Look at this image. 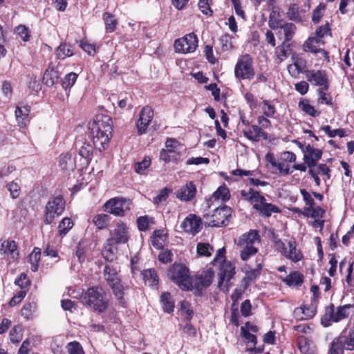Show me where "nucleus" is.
Here are the masks:
<instances>
[{"mask_svg": "<svg viewBox=\"0 0 354 354\" xmlns=\"http://www.w3.org/2000/svg\"><path fill=\"white\" fill-rule=\"evenodd\" d=\"M241 196L245 200L251 203L253 208L255 209L261 216L270 217L272 213L280 212L279 208L272 203L266 202V198L261 195L259 192L250 188L248 191L242 190Z\"/></svg>", "mask_w": 354, "mask_h": 354, "instance_id": "1", "label": "nucleus"}, {"mask_svg": "<svg viewBox=\"0 0 354 354\" xmlns=\"http://www.w3.org/2000/svg\"><path fill=\"white\" fill-rule=\"evenodd\" d=\"M261 241L259 232L255 230H250L248 232L243 234L235 241L236 245L241 248L240 257L243 261H248L251 257L258 252L256 247Z\"/></svg>", "mask_w": 354, "mask_h": 354, "instance_id": "2", "label": "nucleus"}, {"mask_svg": "<svg viewBox=\"0 0 354 354\" xmlns=\"http://www.w3.org/2000/svg\"><path fill=\"white\" fill-rule=\"evenodd\" d=\"M82 299L87 306L98 313H103L108 308L109 300L104 288L100 286L88 288Z\"/></svg>", "mask_w": 354, "mask_h": 354, "instance_id": "3", "label": "nucleus"}, {"mask_svg": "<svg viewBox=\"0 0 354 354\" xmlns=\"http://www.w3.org/2000/svg\"><path fill=\"white\" fill-rule=\"evenodd\" d=\"M168 276L183 290H190L193 288L189 270L184 264L174 263L168 270Z\"/></svg>", "mask_w": 354, "mask_h": 354, "instance_id": "4", "label": "nucleus"}, {"mask_svg": "<svg viewBox=\"0 0 354 354\" xmlns=\"http://www.w3.org/2000/svg\"><path fill=\"white\" fill-rule=\"evenodd\" d=\"M274 245L281 256L292 262L297 263L304 258L301 251L297 248V242L293 238L287 241L286 243L281 239H277Z\"/></svg>", "mask_w": 354, "mask_h": 354, "instance_id": "5", "label": "nucleus"}, {"mask_svg": "<svg viewBox=\"0 0 354 354\" xmlns=\"http://www.w3.org/2000/svg\"><path fill=\"white\" fill-rule=\"evenodd\" d=\"M65 200L62 195L51 198L48 201L44 210L45 224H51L56 217L62 215L65 209Z\"/></svg>", "mask_w": 354, "mask_h": 354, "instance_id": "6", "label": "nucleus"}, {"mask_svg": "<svg viewBox=\"0 0 354 354\" xmlns=\"http://www.w3.org/2000/svg\"><path fill=\"white\" fill-rule=\"evenodd\" d=\"M344 350H354V335L348 328L343 330L339 337L333 340L328 354H344Z\"/></svg>", "mask_w": 354, "mask_h": 354, "instance_id": "7", "label": "nucleus"}, {"mask_svg": "<svg viewBox=\"0 0 354 354\" xmlns=\"http://www.w3.org/2000/svg\"><path fill=\"white\" fill-rule=\"evenodd\" d=\"M232 212L231 207L225 205L216 207L212 214L204 215L205 223L211 227L226 226Z\"/></svg>", "mask_w": 354, "mask_h": 354, "instance_id": "8", "label": "nucleus"}, {"mask_svg": "<svg viewBox=\"0 0 354 354\" xmlns=\"http://www.w3.org/2000/svg\"><path fill=\"white\" fill-rule=\"evenodd\" d=\"M255 75L253 67V59L248 55L241 56L235 65L234 75L239 80H252Z\"/></svg>", "mask_w": 354, "mask_h": 354, "instance_id": "9", "label": "nucleus"}, {"mask_svg": "<svg viewBox=\"0 0 354 354\" xmlns=\"http://www.w3.org/2000/svg\"><path fill=\"white\" fill-rule=\"evenodd\" d=\"M351 305H344L339 306L335 309V306L331 304L326 309V313L322 318L321 322L324 327H328L330 325V322H337L340 320L345 319L349 316V309Z\"/></svg>", "mask_w": 354, "mask_h": 354, "instance_id": "10", "label": "nucleus"}, {"mask_svg": "<svg viewBox=\"0 0 354 354\" xmlns=\"http://www.w3.org/2000/svg\"><path fill=\"white\" fill-rule=\"evenodd\" d=\"M197 46L198 37L194 32L187 34L174 42L176 52L183 54L194 52Z\"/></svg>", "mask_w": 354, "mask_h": 354, "instance_id": "11", "label": "nucleus"}, {"mask_svg": "<svg viewBox=\"0 0 354 354\" xmlns=\"http://www.w3.org/2000/svg\"><path fill=\"white\" fill-rule=\"evenodd\" d=\"M305 77L313 86L323 87L325 89L329 88L330 80L325 70L307 69L305 72Z\"/></svg>", "mask_w": 354, "mask_h": 354, "instance_id": "12", "label": "nucleus"}, {"mask_svg": "<svg viewBox=\"0 0 354 354\" xmlns=\"http://www.w3.org/2000/svg\"><path fill=\"white\" fill-rule=\"evenodd\" d=\"M88 129L93 133H103L112 135V120L109 115L99 114L92 122L89 123Z\"/></svg>", "mask_w": 354, "mask_h": 354, "instance_id": "13", "label": "nucleus"}, {"mask_svg": "<svg viewBox=\"0 0 354 354\" xmlns=\"http://www.w3.org/2000/svg\"><path fill=\"white\" fill-rule=\"evenodd\" d=\"M235 274V265L231 261H223V263H219V272L218 273V286L221 290H223V286L227 289L228 283L234 277Z\"/></svg>", "mask_w": 354, "mask_h": 354, "instance_id": "14", "label": "nucleus"}, {"mask_svg": "<svg viewBox=\"0 0 354 354\" xmlns=\"http://www.w3.org/2000/svg\"><path fill=\"white\" fill-rule=\"evenodd\" d=\"M110 234L111 237L107 240L109 245L113 243H127L129 237L128 227L127 225L122 221L116 223L115 228L110 232Z\"/></svg>", "mask_w": 354, "mask_h": 354, "instance_id": "15", "label": "nucleus"}, {"mask_svg": "<svg viewBox=\"0 0 354 354\" xmlns=\"http://www.w3.org/2000/svg\"><path fill=\"white\" fill-rule=\"evenodd\" d=\"M180 227L187 234L195 236L203 228V221L200 216L189 214L181 223Z\"/></svg>", "mask_w": 354, "mask_h": 354, "instance_id": "16", "label": "nucleus"}, {"mask_svg": "<svg viewBox=\"0 0 354 354\" xmlns=\"http://www.w3.org/2000/svg\"><path fill=\"white\" fill-rule=\"evenodd\" d=\"M299 143V147L302 149L304 152V160L308 167H313L316 166L317 162L321 159L322 156V150L315 148L310 145H308L304 148Z\"/></svg>", "mask_w": 354, "mask_h": 354, "instance_id": "17", "label": "nucleus"}, {"mask_svg": "<svg viewBox=\"0 0 354 354\" xmlns=\"http://www.w3.org/2000/svg\"><path fill=\"white\" fill-rule=\"evenodd\" d=\"M214 277V272L212 268H208L203 271L201 274L192 278L193 288L198 291H201L203 289L209 287L212 283Z\"/></svg>", "mask_w": 354, "mask_h": 354, "instance_id": "18", "label": "nucleus"}, {"mask_svg": "<svg viewBox=\"0 0 354 354\" xmlns=\"http://www.w3.org/2000/svg\"><path fill=\"white\" fill-rule=\"evenodd\" d=\"M153 117V111L149 106H144L140 112L139 118L136 122L138 133L140 135L147 132V129Z\"/></svg>", "mask_w": 354, "mask_h": 354, "instance_id": "19", "label": "nucleus"}, {"mask_svg": "<svg viewBox=\"0 0 354 354\" xmlns=\"http://www.w3.org/2000/svg\"><path fill=\"white\" fill-rule=\"evenodd\" d=\"M196 192V185L193 181H188L176 190V196L181 201L190 202L195 198Z\"/></svg>", "mask_w": 354, "mask_h": 354, "instance_id": "20", "label": "nucleus"}, {"mask_svg": "<svg viewBox=\"0 0 354 354\" xmlns=\"http://www.w3.org/2000/svg\"><path fill=\"white\" fill-rule=\"evenodd\" d=\"M126 200L123 198H113L106 201L103 205V209L110 214L117 216H124V210L123 209Z\"/></svg>", "mask_w": 354, "mask_h": 354, "instance_id": "21", "label": "nucleus"}, {"mask_svg": "<svg viewBox=\"0 0 354 354\" xmlns=\"http://www.w3.org/2000/svg\"><path fill=\"white\" fill-rule=\"evenodd\" d=\"M243 133L245 138L252 142H259L262 138L268 139V133L258 124L249 125L243 129Z\"/></svg>", "mask_w": 354, "mask_h": 354, "instance_id": "22", "label": "nucleus"}, {"mask_svg": "<svg viewBox=\"0 0 354 354\" xmlns=\"http://www.w3.org/2000/svg\"><path fill=\"white\" fill-rule=\"evenodd\" d=\"M270 27L272 29L280 28L279 33L284 35V41L290 42L295 34L296 26L292 23H285L283 24H279V22H274L270 20Z\"/></svg>", "mask_w": 354, "mask_h": 354, "instance_id": "23", "label": "nucleus"}, {"mask_svg": "<svg viewBox=\"0 0 354 354\" xmlns=\"http://www.w3.org/2000/svg\"><path fill=\"white\" fill-rule=\"evenodd\" d=\"M0 253L5 257L15 260L19 256L17 245L13 240L6 239L0 243Z\"/></svg>", "mask_w": 354, "mask_h": 354, "instance_id": "24", "label": "nucleus"}, {"mask_svg": "<svg viewBox=\"0 0 354 354\" xmlns=\"http://www.w3.org/2000/svg\"><path fill=\"white\" fill-rule=\"evenodd\" d=\"M91 137L93 140L94 147L100 151L104 150L109 145V141L112 135L106 133V135L101 132L93 133V131H90Z\"/></svg>", "mask_w": 354, "mask_h": 354, "instance_id": "25", "label": "nucleus"}, {"mask_svg": "<svg viewBox=\"0 0 354 354\" xmlns=\"http://www.w3.org/2000/svg\"><path fill=\"white\" fill-rule=\"evenodd\" d=\"M297 344L301 353L313 354L316 351V346L313 342L304 335L297 337Z\"/></svg>", "mask_w": 354, "mask_h": 354, "instance_id": "26", "label": "nucleus"}, {"mask_svg": "<svg viewBox=\"0 0 354 354\" xmlns=\"http://www.w3.org/2000/svg\"><path fill=\"white\" fill-rule=\"evenodd\" d=\"M118 272L119 270L113 266L106 265L104 266L103 275L105 281L109 286L118 282H121V279Z\"/></svg>", "mask_w": 354, "mask_h": 354, "instance_id": "27", "label": "nucleus"}, {"mask_svg": "<svg viewBox=\"0 0 354 354\" xmlns=\"http://www.w3.org/2000/svg\"><path fill=\"white\" fill-rule=\"evenodd\" d=\"M151 238L153 247L156 249H162L168 241V234L165 230H156Z\"/></svg>", "mask_w": 354, "mask_h": 354, "instance_id": "28", "label": "nucleus"}, {"mask_svg": "<svg viewBox=\"0 0 354 354\" xmlns=\"http://www.w3.org/2000/svg\"><path fill=\"white\" fill-rule=\"evenodd\" d=\"M316 314V309L315 306L311 304L307 306L302 305L299 308H295L294 310V316L297 319H308L313 317Z\"/></svg>", "mask_w": 354, "mask_h": 354, "instance_id": "29", "label": "nucleus"}, {"mask_svg": "<svg viewBox=\"0 0 354 354\" xmlns=\"http://www.w3.org/2000/svg\"><path fill=\"white\" fill-rule=\"evenodd\" d=\"M30 106L28 105L18 106L15 110V117L17 123L21 127H25L29 122Z\"/></svg>", "mask_w": 354, "mask_h": 354, "instance_id": "30", "label": "nucleus"}, {"mask_svg": "<svg viewBox=\"0 0 354 354\" xmlns=\"http://www.w3.org/2000/svg\"><path fill=\"white\" fill-rule=\"evenodd\" d=\"M59 165L66 171H73L75 169V161L69 153H62L59 157Z\"/></svg>", "mask_w": 354, "mask_h": 354, "instance_id": "31", "label": "nucleus"}, {"mask_svg": "<svg viewBox=\"0 0 354 354\" xmlns=\"http://www.w3.org/2000/svg\"><path fill=\"white\" fill-rule=\"evenodd\" d=\"M290 51V44L287 41H283L282 44L276 48L275 62L278 64H281L289 56Z\"/></svg>", "mask_w": 354, "mask_h": 354, "instance_id": "32", "label": "nucleus"}, {"mask_svg": "<svg viewBox=\"0 0 354 354\" xmlns=\"http://www.w3.org/2000/svg\"><path fill=\"white\" fill-rule=\"evenodd\" d=\"M324 41H320V39L314 37H309L304 44V50L306 52H310L316 53L320 48V45H324Z\"/></svg>", "mask_w": 354, "mask_h": 354, "instance_id": "33", "label": "nucleus"}, {"mask_svg": "<svg viewBox=\"0 0 354 354\" xmlns=\"http://www.w3.org/2000/svg\"><path fill=\"white\" fill-rule=\"evenodd\" d=\"M142 279L146 285L156 286L158 284V276L154 269H147L142 272Z\"/></svg>", "mask_w": 354, "mask_h": 354, "instance_id": "34", "label": "nucleus"}, {"mask_svg": "<svg viewBox=\"0 0 354 354\" xmlns=\"http://www.w3.org/2000/svg\"><path fill=\"white\" fill-rule=\"evenodd\" d=\"M303 215L306 217H311L313 218H322L325 214V211L318 205H313L310 207H304Z\"/></svg>", "mask_w": 354, "mask_h": 354, "instance_id": "35", "label": "nucleus"}, {"mask_svg": "<svg viewBox=\"0 0 354 354\" xmlns=\"http://www.w3.org/2000/svg\"><path fill=\"white\" fill-rule=\"evenodd\" d=\"M230 198V190L227 187L223 184L220 186L212 194V201H221L225 202Z\"/></svg>", "mask_w": 354, "mask_h": 354, "instance_id": "36", "label": "nucleus"}, {"mask_svg": "<svg viewBox=\"0 0 354 354\" xmlns=\"http://www.w3.org/2000/svg\"><path fill=\"white\" fill-rule=\"evenodd\" d=\"M298 106L305 113L314 118L318 117L321 113L319 111L317 110L310 104L309 100L307 99L301 100L299 102Z\"/></svg>", "mask_w": 354, "mask_h": 354, "instance_id": "37", "label": "nucleus"}, {"mask_svg": "<svg viewBox=\"0 0 354 354\" xmlns=\"http://www.w3.org/2000/svg\"><path fill=\"white\" fill-rule=\"evenodd\" d=\"M160 301L165 312L170 313L174 311V301L169 292H162L160 296Z\"/></svg>", "mask_w": 354, "mask_h": 354, "instance_id": "38", "label": "nucleus"}, {"mask_svg": "<svg viewBox=\"0 0 354 354\" xmlns=\"http://www.w3.org/2000/svg\"><path fill=\"white\" fill-rule=\"evenodd\" d=\"M283 281L289 286H301L304 281L303 275L299 272H292L287 275Z\"/></svg>", "mask_w": 354, "mask_h": 354, "instance_id": "39", "label": "nucleus"}, {"mask_svg": "<svg viewBox=\"0 0 354 354\" xmlns=\"http://www.w3.org/2000/svg\"><path fill=\"white\" fill-rule=\"evenodd\" d=\"M73 47L68 44H61L56 49V57L59 59H64L66 57L73 55Z\"/></svg>", "mask_w": 354, "mask_h": 354, "instance_id": "40", "label": "nucleus"}, {"mask_svg": "<svg viewBox=\"0 0 354 354\" xmlns=\"http://www.w3.org/2000/svg\"><path fill=\"white\" fill-rule=\"evenodd\" d=\"M304 12L302 10H300L298 5L291 4L287 12V16L290 20L300 21L304 17Z\"/></svg>", "mask_w": 354, "mask_h": 354, "instance_id": "41", "label": "nucleus"}, {"mask_svg": "<svg viewBox=\"0 0 354 354\" xmlns=\"http://www.w3.org/2000/svg\"><path fill=\"white\" fill-rule=\"evenodd\" d=\"M261 269L262 266L259 263L255 268L251 269L246 272L245 276L243 280L245 284V288H247V286H249L252 281H255L256 279L261 274Z\"/></svg>", "mask_w": 354, "mask_h": 354, "instance_id": "42", "label": "nucleus"}, {"mask_svg": "<svg viewBox=\"0 0 354 354\" xmlns=\"http://www.w3.org/2000/svg\"><path fill=\"white\" fill-rule=\"evenodd\" d=\"M111 221V216L106 214H100L93 218V223L98 230L106 228Z\"/></svg>", "mask_w": 354, "mask_h": 354, "instance_id": "43", "label": "nucleus"}, {"mask_svg": "<svg viewBox=\"0 0 354 354\" xmlns=\"http://www.w3.org/2000/svg\"><path fill=\"white\" fill-rule=\"evenodd\" d=\"M261 106L262 115L270 118H274L277 113L276 108L272 101L264 100L262 101Z\"/></svg>", "mask_w": 354, "mask_h": 354, "instance_id": "44", "label": "nucleus"}, {"mask_svg": "<svg viewBox=\"0 0 354 354\" xmlns=\"http://www.w3.org/2000/svg\"><path fill=\"white\" fill-rule=\"evenodd\" d=\"M40 257L41 250L38 248H35L32 252L28 255V261L30 263V269L32 272L37 271Z\"/></svg>", "mask_w": 354, "mask_h": 354, "instance_id": "45", "label": "nucleus"}, {"mask_svg": "<svg viewBox=\"0 0 354 354\" xmlns=\"http://www.w3.org/2000/svg\"><path fill=\"white\" fill-rule=\"evenodd\" d=\"M93 146L84 142L79 150V155L84 159V164L88 165L93 157Z\"/></svg>", "mask_w": 354, "mask_h": 354, "instance_id": "46", "label": "nucleus"}, {"mask_svg": "<svg viewBox=\"0 0 354 354\" xmlns=\"http://www.w3.org/2000/svg\"><path fill=\"white\" fill-rule=\"evenodd\" d=\"M103 19L105 24L106 31L107 32H113L118 25V20L115 16L109 12H104Z\"/></svg>", "mask_w": 354, "mask_h": 354, "instance_id": "47", "label": "nucleus"}, {"mask_svg": "<svg viewBox=\"0 0 354 354\" xmlns=\"http://www.w3.org/2000/svg\"><path fill=\"white\" fill-rule=\"evenodd\" d=\"M271 169L273 173L279 174L281 176H287L292 173V170H290L288 164L285 162H276V165H274Z\"/></svg>", "mask_w": 354, "mask_h": 354, "instance_id": "48", "label": "nucleus"}, {"mask_svg": "<svg viewBox=\"0 0 354 354\" xmlns=\"http://www.w3.org/2000/svg\"><path fill=\"white\" fill-rule=\"evenodd\" d=\"M320 129L323 131L329 138H335L336 136L344 138L348 135L346 133V131L344 129L339 128L337 129H332L329 125L322 126Z\"/></svg>", "mask_w": 354, "mask_h": 354, "instance_id": "49", "label": "nucleus"}, {"mask_svg": "<svg viewBox=\"0 0 354 354\" xmlns=\"http://www.w3.org/2000/svg\"><path fill=\"white\" fill-rule=\"evenodd\" d=\"M59 79L58 71L54 68H48L44 75L45 84L48 86H53Z\"/></svg>", "mask_w": 354, "mask_h": 354, "instance_id": "50", "label": "nucleus"}, {"mask_svg": "<svg viewBox=\"0 0 354 354\" xmlns=\"http://www.w3.org/2000/svg\"><path fill=\"white\" fill-rule=\"evenodd\" d=\"M73 223L70 218H64L59 224L58 233L60 236H65L73 227Z\"/></svg>", "mask_w": 354, "mask_h": 354, "instance_id": "51", "label": "nucleus"}, {"mask_svg": "<svg viewBox=\"0 0 354 354\" xmlns=\"http://www.w3.org/2000/svg\"><path fill=\"white\" fill-rule=\"evenodd\" d=\"M37 309V304L32 301L24 305L21 308V315L26 319H30L33 317V314Z\"/></svg>", "mask_w": 354, "mask_h": 354, "instance_id": "52", "label": "nucleus"}, {"mask_svg": "<svg viewBox=\"0 0 354 354\" xmlns=\"http://www.w3.org/2000/svg\"><path fill=\"white\" fill-rule=\"evenodd\" d=\"M110 287L112 289L115 298L118 299L119 303L123 306L125 303L124 299V292L123 286L121 284V282L111 285Z\"/></svg>", "mask_w": 354, "mask_h": 354, "instance_id": "53", "label": "nucleus"}, {"mask_svg": "<svg viewBox=\"0 0 354 354\" xmlns=\"http://www.w3.org/2000/svg\"><path fill=\"white\" fill-rule=\"evenodd\" d=\"M309 170L315 171L317 176L319 174L324 176V180H326L330 178V169L326 164H319L313 167H308Z\"/></svg>", "mask_w": 354, "mask_h": 354, "instance_id": "54", "label": "nucleus"}, {"mask_svg": "<svg viewBox=\"0 0 354 354\" xmlns=\"http://www.w3.org/2000/svg\"><path fill=\"white\" fill-rule=\"evenodd\" d=\"M328 89H325L323 87L317 89V94L319 95L318 102L320 104H325L327 105H331L333 104V98L330 93L326 91Z\"/></svg>", "mask_w": 354, "mask_h": 354, "instance_id": "55", "label": "nucleus"}, {"mask_svg": "<svg viewBox=\"0 0 354 354\" xmlns=\"http://www.w3.org/2000/svg\"><path fill=\"white\" fill-rule=\"evenodd\" d=\"M232 37L229 34H225L219 39V43L221 46L223 51H230L233 49L234 46L232 42Z\"/></svg>", "mask_w": 354, "mask_h": 354, "instance_id": "56", "label": "nucleus"}, {"mask_svg": "<svg viewBox=\"0 0 354 354\" xmlns=\"http://www.w3.org/2000/svg\"><path fill=\"white\" fill-rule=\"evenodd\" d=\"M178 155L175 153L172 149H162L160 152V159L165 163H168L171 160H176Z\"/></svg>", "mask_w": 354, "mask_h": 354, "instance_id": "57", "label": "nucleus"}, {"mask_svg": "<svg viewBox=\"0 0 354 354\" xmlns=\"http://www.w3.org/2000/svg\"><path fill=\"white\" fill-rule=\"evenodd\" d=\"M78 75L75 73L71 72L68 73L64 78L62 85L64 88H71L76 82Z\"/></svg>", "mask_w": 354, "mask_h": 354, "instance_id": "58", "label": "nucleus"}, {"mask_svg": "<svg viewBox=\"0 0 354 354\" xmlns=\"http://www.w3.org/2000/svg\"><path fill=\"white\" fill-rule=\"evenodd\" d=\"M7 190L10 192L12 198H17L21 193V189L19 184L15 181H10L6 185Z\"/></svg>", "mask_w": 354, "mask_h": 354, "instance_id": "59", "label": "nucleus"}, {"mask_svg": "<svg viewBox=\"0 0 354 354\" xmlns=\"http://www.w3.org/2000/svg\"><path fill=\"white\" fill-rule=\"evenodd\" d=\"M23 329L21 326H15L10 333V339L12 343H19L23 338Z\"/></svg>", "mask_w": 354, "mask_h": 354, "instance_id": "60", "label": "nucleus"}, {"mask_svg": "<svg viewBox=\"0 0 354 354\" xmlns=\"http://www.w3.org/2000/svg\"><path fill=\"white\" fill-rule=\"evenodd\" d=\"M66 349L68 354H85L82 345L77 341L68 343Z\"/></svg>", "mask_w": 354, "mask_h": 354, "instance_id": "61", "label": "nucleus"}, {"mask_svg": "<svg viewBox=\"0 0 354 354\" xmlns=\"http://www.w3.org/2000/svg\"><path fill=\"white\" fill-rule=\"evenodd\" d=\"M213 247L207 243H199L197 245V252L201 256L209 257L213 252Z\"/></svg>", "mask_w": 354, "mask_h": 354, "instance_id": "62", "label": "nucleus"}, {"mask_svg": "<svg viewBox=\"0 0 354 354\" xmlns=\"http://www.w3.org/2000/svg\"><path fill=\"white\" fill-rule=\"evenodd\" d=\"M171 192V189L167 187H164L160 189L156 197L153 198V202L156 205H159L165 201L169 197V193Z\"/></svg>", "mask_w": 354, "mask_h": 354, "instance_id": "63", "label": "nucleus"}, {"mask_svg": "<svg viewBox=\"0 0 354 354\" xmlns=\"http://www.w3.org/2000/svg\"><path fill=\"white\" fill-rule=\"evenodd\" d=\"M153 223V218L147 216H140L137 218L138 227L140 231H146L148 230L150 224Z\"/></svg>", "mask_w": 354, "mask_h": 354, "instance_id": "64", "label": "nucleus"}]
</instances>
